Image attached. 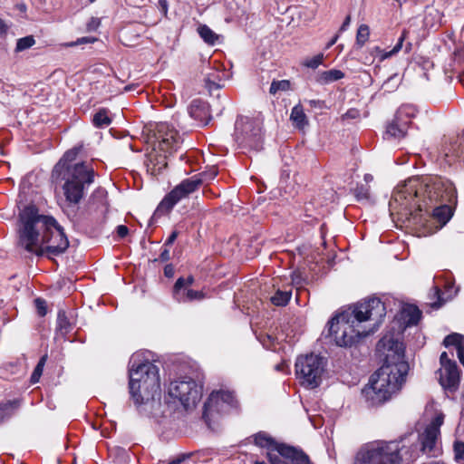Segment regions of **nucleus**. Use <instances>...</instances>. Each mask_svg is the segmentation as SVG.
<instances>
[{"label":"nucleus","instance_id":"63","mask_svg":"<svg viewBox=\"0 0 464 464\" xmlns=\"http://www.w3.org/2000/svg\"><path fill=\"white\" fill-rule=\"evenodd\" d=\"M411 44H410V43L407 44V45H406V52H409L411 50Z\"/></svg>","mask_w":464,"mask_h":464},{"label":"nucleus","instance_id":"57","mask_svg":"<svg viewBox=\"0 0 464 464\" xmlns=\"http://www.w3.org/2000/svg\"><path fill=\"white\" fill-rule=\"evenodd\" d=\"M350 23H351V16L347 15L346 18L344 19L343 24L340 27V31L341 32L345 31L348 28V26L350 25Z\"/></svg>","mask_w":464,"mask_h":464},{"label":"nucleus","instance_id":"60","mask_svg":"<svg viewBox=\"0 0 464 464\" xmlns=\"http://www.w3.org/2000/svg\"><path fill=\"white\" fill-rule=\"evenodd\" d=\"M338 37H339V35H338V34H335V35H334V36L330 40V42L327 44L326 48L328 49V48L332 47V46H333V45L337 42Z\"/></svg>","mask_w":464,"mask_h":464},{"label":"nucleus","instance_id":"7","mask_svg":"<svg viewBox=\"0 0 464 464\" xmlns=\"http://www.w3.org/2000/svg\"><path fill=\"white\" fill-rule=\"evenodd\" d=\"M402 450L396 441L372 443L358 451L354 464H400Z\"/></svg>","mask_w":464,"mask_h":464},{"label":"nucleus","instance_id":"54","mask_svg":"<svg viewBox=\"0 0 464 464\" xmlns=\"http://www.w3.org/2000/svg\"><path fill=\"white\" fill-rule=\"evenodd\" d=\"M307 102L312 106V107H317V108H324V101H320V100H309L307 101Z\"/></svg>","mask_w":464,"mask_h":464},{"label":"nucleus","instance_id":"26","mask_svg":"<svg viewBox=\"0 0 464 464\" xmlns=\"http://www.w3.org/2000/svg\"><path fill=\"white\" fill-rule=\"evenodd\" d=\"M421 317L420 310L414 305L407 306L402 310V318L405 320L406 324L416 325Z\"/></svg>","mask_w":464,"mask_h":464},{"label":"nucleus","instance_id":"11","mask_svg":"<svg viewBox=\"0 0 464 464\" xmlns=\"http://www.w3.org/2000/svg\"><path fill=\"white\" fill-rule=\"evenodd\" d=\"M202 179L197 175L182 180L161 200L156 209V214L169 213L178 202L195 192L202 185Z\"/></svg>","mask_w":464,"mask_h":464},{"label":"nucleus","instance_id":"45","mask_svg":"<svg viewBox=\"0 0 464 464\" xmlns=\"http://www.w3.org/2000/svg\"><path fill=\"white\" fill-rule=\"evenodd\" d=\"M34 302L38 314L44 316L46 314V302L41 298H36Z\"/></svg>","mask_w":464,"mask_h":464},{"label":"nucleus","instance_id":"52","mask_svg":"<svg viewBox=\"0 0 464 464\" xmlns=\"http://www.w3.org/2000/svg\"><path fill=\"white\" fill-rule=\"evenodd\" d=\"M169 250L167 248V246H165V248L161 251L160 255V260L161 262H167L169 260Z\"/></svg>","mask_w":464,"mask_h":464},{"label":"nucleus","instance_id":"3","mask_svg":"<svg viewBox=\"0 0 464 464\" xmlns=\"http://www.w3.org/2000/svg\"><path fill=\"white\" fill-rule=\"evenodd\" d=\"M377 350L384 354L383 364L362 390V395L371 406L382 404L399 392L409 371L403 344L392 334L384 335L378 342Z\"/></svg>","mask_w":464,"mask_h":464},{"label":"nucleus","instance_id":"39","mask_svg":"<svg viewBox=\"0 0 464 464\" xmlns=\"http://www.w3.org/2000/svg\"><path fill=\"white\" fill-rule=\"evenodd\" d=\"M407 34L408 32L406 30H403L401 35L400 36V38L398 39V42L397 44L394 45V47L389 52V53H386L384 55H383V58H387V57H390L392 56V54H395L397 53L400 50H401L402 48V45H403V42L404 40L406 39L407 37Z\"/></svg>","mask_w":464,"mask_h":464},{"label":"nucleus","instance_id":"43","mask_svg":"<svg viewBox=\"0 0 464 464\" xmlns=\"http://www.w3.org/2000/svg\"><path fill=\"white\" fill-rule=\"evenodd\" d=\"M454 452L457 460L464 459V442L456 441L454 443Z\"/></svg>","mask_w":464,"mask_h":464},{"label":"nucleus","instance_id":"49","mask_svg":"<svg viewBox=\"0 0 464 464\" xmlns=\"http://www.w3.org/2000/svg\"><path fill=\"white\" fill-rule=\"evenodd\" d=\"M360 116V111L357 109L348 110L343 116L344 119H357Z\"/></svg>","mask_w":464,"mask_h":464},{"label":"nucleus","instance_id":"29","mask_svg":"<svg viewBox=\"0 0 464 464\" xmlns=\"http://www.w3.org/2000/svg\"><path fill=\"white\" fill-rule=\"evenodd\" d=\"M92 123L97 128H105L111 123L107 109H100L92 117Z\"/></svg>","mask_w":464,"mask_h":464},{"label":"nucleus","instance_id":"36","mask_svg":"<svg viewBox=\"0 0 464 464\" xmlns=\"http://www.w3.org/2000/svg\"><path fill=\"white\" fill-rule=\"evenodd\" d=\"M46 361H47V354H44L40 358L37 365L35 366V368L31 375V382L32 383H36L39 382V380L43 374L44 367Z\"/></svg>","mask_w":464,"mask_h":464},{"label":"nucleus","instance_id":"53","mask_svg":"<svg viewBox=\"0 0 464 464\" xmlns=\"http://www.w3.org/2000/svg\"><path fill=\"white\" fill-rule=\"evenodd\" d=\"M440 363H441L442 368H445V366H447L448 362H454L453 361H451V360H450V359H449L448 354H447V353H446V352H443V353L440 354Z\"/></svg>","mask_w":464,"mask_h":464},{"label":"nucleus","instance_id":"22","mask_svg":"<svg viewBox=\"0 0 464 464\" xmlns=\"http://www.w3.org/2000/svg\"><path fill=\"white\" fill-rule=\"evenodd\" d=\"M79 152V149L73 148L69 150L64 153L63 158L56 163L54 169L53 170V176L61 175L62 171L65 169L67 172V167H72L73 165H69L70 162L73 161Z\"/></svg>","mask_w":464,"mask_h":464},{"label":"nucleus","instance_id":"35","mask_svg":"<svg viewBox=\"0 0 464 464\" xmlns=\"http://www.w3.org/2000/svg\"><path fill=\"white\" fill-rule=\"evenodd\" d=\"M370 35V29L367 24H361L356 34V44L362 47L368 41Z\"/></svg>","mask_w":464,"mask_h":464},{"label":"nucleus","instance_id":"56","mask_svg":"<svg viewBox=\"0 0 464 464\" xmlns=\"http://www.w3.org/2000/svg\"><path fill=\"white\" fill-rule=\"evenodd\" d=\"M174 269L171 265H167L164 268V274L167 277H171L173 276Z\"/></svg>","mask_w":464,"mask_h":464},{"label":"nucleus","instance_id":"62","mask_svg":"<svg viewBox=\"0 0 464 464\" xmlns=\"http://www.w3.org/2000/svg\"><path fill=\"white\" fill-rule=\"evenodd\" d=\"M364 179L366 181H370L372 179V177L371 175L367 174V175H365Z\"/></svg>","mask_w":464,"mask_h":464},{"label":"nucleus","instance_id":"61","mask_svg":"<svg viewBox=\"0 0 464 464\" xmlns=\"http://www.w3.org/2000/svg\"><path fill=\"white\" fill-rule=\"evenodd\" d=\"M218 174L216 169L211 170L209 174H204L205 176H208V179H213Z\"/></svg>","mask_w":464,"mask_h":464},{"label":"nucleus","instance_id":"32","mask_svg":"<svg viewBox=\"0 0 464 464\" xmlns=\"http://www.w3.org/2000/svg\"><path fill=\"white\" fill-rule=\"evenodd\" d=\"M219 395V398L221 399L222 406H226L227 409L229 411L232 408H236L237 406V401L231 392H224L219 391L217 392Z\"/></svg>","mask_w":464,"mask_h":464},{"label":"nucleus","instance_id":"16","mask_svg":"<svg viewBox=\"0 0 464 464\" xmlns=\"http://www.w3.org/2000/svg\"><path fill=\"white\" fill-rule=\"evenodd\" d=\"M221 399L217 392H211L207 401L204 403L203 419L209 423L211 418L216 414L227 413L228 410L222 406Z\"/></svg>","mask_w":464,"mask_h":464},{"label":"nucleus","instance_id":"1","mask_svg":"<svg viewBox=\"0 0 464 464\" xmlns=\"http://www.w3.org/2000/svg\"><path fill=\"white\" fill-rule=\"evenodd\" d=\"M457 198L454 185L449 180L436 179L426 182L420 178L409 179L393 193L390 208L402 218L420 222L421 212L432 211V216L444 226L451 218L450 204Z\"/></svg>","mask_w":464,"mask_h":464},{"label":"nucleus","instance_id":"34","mask_svg":"<svg viewBox=\"0 0 464 464\" xmlns=\"http://www.w3.org/2000/svg\"><path fill=\"white\" fill-rule=\"evenodd\" d=\"M291 82L288 80H281V81H273L269 92L272 95H276L278 92H286L290 90Z\"/></svg>","mask_w":464,"mask_h":464},{"label":"nucleus","instance_id":"47","mask_svg":"<svg viewBox=\"0 0 464 464\" xmlns=\"http://www.w3.org/2000/svg\"><path fill=\"white\" fill-rule=\"evenodd\" d=\"M158 8L164 17L168 16L169 3L168 0H159Z\"/></svg>","mask_w":464,"mask_h":464},{"label":"nucleus","instance_id":"6","mask_svg":"<svg viewBox=\"0 0 464 464\" xmlns=\"http://www.w3.org/2000/svg\"><path fill=\"white\" fill-rule=\"evenodd\" d=\"M63 179L65 180L63 189L66 200L78 204L84 196L86 187L94 180V170L85 162L76 163L72 167H67Z\"/></svg>","mask_w":464,"mask_h":464},{"label":"nucleus","instance_id":"31","mask_svg":"<svg viewBox=\"0 0 464 464\" xmlns=\"http://www.w3.org/2000/svg\"><path fill=\"white\" fill-rule=\"evenodd\" d=\"M199 36L208 44H215L218 40V35L206 24H200L198 27Z\"/></svg>","mask_w":464,"mask_h":464},{"label":"nucleus","instance_id":"30","mask_svg":"<svg viewBox=\"0 0 464 464\" xmlns=\"http://www.w3.org/2000/svg\"><path fill=\"white\" fill-rule=\"evenodd\" d=\"M221 75L218 71H212L205 76L204 82L206 88L211 92L214 90L221 88Z\"/></svg>","mask_w":464,"mask_h":464},{"label":"nucleus","instance_id":"24","mask_svg":"<svg viewBox=\"0 0 464 464\" xmlns=\"http://www.w3.org/2000/svg\"><path fill=\"white\" fill-rule=\"evenodd\" d=\"M254 441L256 446L266 448L277 451V446L282 443H277L271 436L264 431H260L254 436Z\"/></svg>","mask_w":464,"mask_h":464},{"label":"nucleus","instance_id":"14","mask_svg":"<svg viewBox=\"0 0 464 464\" xmlns=\"http://www.w3.org/2000/svg\"><path fill=\"white\" fill-rule=\"evenodd\" d=\"M183 277L178 278L173 287V296L179 303L202 300L204 294L201 291L190 289L188 286L182 287Z\"/></svg>","mask_w":464,"mask_h":464},{"label":"nucleus","instance_id":"42","mask_svg":"<svg viewBox=\"0 0 464 464\" xmlns=\"http://www.w3.org/2000/svg\"><path fill=\"white\" fill-rule=\"evenodd\" d=\"M355 196L359 200L368 199L370 198L369 188L361 186L355 188Z\"/></svg>","mask_w":464,"mask_h":464},{"label":"nucleus","instance_id":"55","mask_svg":"<svg viewBox=\"0 0 464 464\" xmlns=\"http://www.w3.org/2000/svg\"><path fill=\"white\" fill-rule=\"evenodd\" d=\"M194 283V277L192 276H188L187 278H183L182 287L188 286L190 287Z\"/></svg>","mask_w":464,"mask_h":464},{"label":"nucleus","instance_id":"44","mask_svg":"<svg viewBox=\"0 0 464 464\" xmlns=\"http://www.w3.org/2000/svg\"><path fill=\"white\" fill-rule=\"evenodd\" d=\"M258 339L262 345L266 349H271L275 343V338L269 334L260 335Z\"/></svg>","mask_w":464,"mask_h":464},{"label":"nucleus","instance_id":"33","mask_svg":"<svg viewBox=\"0 0 464 464\" xmlns=\"http://www.w3.org/2000/svg\"><path fill=\"white\" fill-rule=\"evenodd\" d=\"M291 298V292L287 291H276V294L271 297V302L277 306L286 305Z\"/></svg>","mask_w":464,"mask_h":464},{"label":"nucleus","instance_id":"58","mask_svg":"<svg viewBox=\"0 0 464 464\" xmlns=\"http://www.w3.org/2000/svg\"><path fill=\"white\" fill-rule=\"evenodd\" d=\"M186 458L188 457L185 455L179 456L176 459L169 461L168 464H180L186 459Z\"/></svg>","mask_w":464,"mask_h":464},{"label":"nucleus","instance_id":"41","mask_svg":"<svg viewBox=\"0 0 464 464\" xmlns=\"http://www.w3.org/2000/svg\"><path fill=\"white\" fill-rule=\"evenodd\" d=\"M323 60L324 54L319 53L310 59H307L304 64L308 68L315 69L323 63Z\"/></svg>","mask_w":464,"mask_h":464},{"label":"nucleus","instance_id":"27","mask_svg":"<svg viewBox=\"0 0 464 464\" xmlns=\"http://www.w3.org/2000/svg\"><path fill=\"white\" fill-rule=\"evenodd\" d=\"M344 77V73L341 70L332 69L319 72L317 82L322 84H327Z\"/></svg>","mask_w":464,"mask_h":464},{"label":"nucleus","instance_id":"40","mask_svg":"<svg viewBox=\"0 0 464 464\" xmlns=\"http://www.w3.org/2000/svg\"><path fill=\"white\" fill-rule=\"evenodd\" d=\"M444 421V414L439 413L435 416V418L431 420L430 424L427 426L426 429L435 430L434 431L440 432V428L443 424Z\"/></svg>","mask_w":464,"mask_h":464},{"label":"nucleus","instance_id":"20","mask_svg":"<svg viewBox=\"0 0 464 464\" xmlns=\"http://www.w3.org/2000/svg\"><path fill=\"white\" fill-rule=\"evenodd\" d=\"M432 429H425L424 433L420 437L421 450L428 456H435V447L440 432L434 431Z\"/></svg>","mask_w":464,"mask_h":464},{"label":"nucleus","instance_id":"15","mask_svg":"<svg viewBox=\"0 0 464 464\" xmlns=\"http://www.w3.org/2000/svg\"><path fill=\"white\" fill-rule=\"evenodd\" d=\"M188 111L192 119L198 121L199 126L208 125L211 120L208 104L199 99H196L191 102L188 108Z\"/></svg>","mask_w":464,"mask_h":464},{"label":"nucleus","instance_id":"8","mask_svg":"<svg viewBox=\"0 0 464 464\" xmlns=\"http://www.w3.org/2000/svg\"><path fill=\"white\" fill-rule=\"evenodd\" d=\"M168 396L173 403L177 401L188 411L196 407L202 396V387L190 377L172 381L168 386Z\"/></svg>","mask_w":464,"mask_h":464},{"label":"nucleus","instance_id":"17","mask_svg":"<svg viewBox=\"0 0 464 464\" xmlns=\"http://www.w3.org/2000/svg\"><path fill=\"white\" fill-rule=\"evenodd\" d=\"M156 144H154L152 151L147 155L146 167L148 171L152 175L160 174L168 165L167 158L169 153H159Z\"/></svg>","mask_w":464,"mask_h":464},{"label":"nucleus","instance_id":"9","mask_svg":"<svg viewBox=\"0 0 464 464\" xmlns=\"http://www.w3.org/2000/svg\"><path fill=\"white\" fill-rule=\"evenodd\" d=\"M234 139L240 148L260 150L263 148L260 122L247 117L237 118L235 123Z\"/></svg>","mask_w":464,"mask_h":464},{"label":"nucleus","instance_id":"13","mask_svg":"<svg viewBox=\"0 0 464 464\" xmlns=\"http://www.w3.org/2000/svg\"><path fill=\"white\" fill-rule=\"evenodd\" d=\"M440 382L449 390H455L459 383V372L456 362H449L440 371Z\"/></svg>","mask_w":464,"mask_h":464},{"label":"nucleus","instance_id":"10","mask_svg":"<svg viewBox=\"0 0 464 464\" xmlns=\"http://www.w3.org/2000/svg\"><path fill=\"white\" fill-rule=\"evenodd\" d=\"M324 370V358L313 353L298 357L295 362L297 376L302 380L303 384L310 388L320 384Z\"/></svg>","mask_w":464,"mask_h":464},{"label":"nucleus","instance_id":"5","mask_svg":"<svg viewBox=\"0 0 464 464\" xmlns=\"http://www.w3.org/2000/svg\"><path fill=\"white\" fill-rule=\"evenodd\" d=\"M129 389L131 399L139 411L148 416L157 417L160 403V381L159 368L150 361L137 362V356L130 359Z\"/></svg>","mask_w":464,"mask_h":464},{"label":"nucleus","instance_id":"18","mask_svg":"<svg viewBox=\"0 0 464 464\" xmlns=\"http://www.w3.org/2000/svg\"><path fill=\"white\" fill-rule=\"evenodd\" d=\"M277 452L282 457L290 459L293 464H311L308 455L300 449L281 444L277 446Z\"/></svg>","mask_w":464,"mask_h":464},{"label":"nucleus","instance_id":"4","mask_svg":"<svg viewBox=\"0 0 464 464\" xmlns=\"http://www.w3.org/2000/svg\"><path fill=\"white\" fill-rule=\"evenodd\" d=\"M20 220L19 244L27 252L38 256H59L68 248L69 241L62 227L53 217L40 215L34 206L25 207Z\"/></svg>","mask_w":464,"mask_h":464},{"label":"nucleus","instance_id":"19","mask_svg":"<svg viewBox=\"0 0 464 464\" xmlns=\"http://www.w3.org/2000/svg\"><path fill=\"white\" fill-rule=\"evenodd\" d=\"M416 113V108L410 104L401 106L396 111L394 119L396 120L397 123H399L400 128L404 135L406 134L411 119L415 117Z\"/></svg>","mask_w":464,"mask_h":464},{"label":"nucleus","instance_id":"48","mask_svg":"<svg viewBox=\"0 0 464 464\" xmlns=\"http://www.w3.org/2000/svg\"><path fill=\"white\" fill-rule=\"evenodd\" d=\"M100 25V21L98 18L92 17L90 21L86 24V29L89 32L95 31Z\"/></svg>","mask_w":464,"mask_h":464},{"label":"nucleus","instance_id":"21","mask_svg":"<svg viewBox=\"0 0 464 464\" xmlns=\"http://www.w3.org/2000/svg\"><path fill=\"white\" fill-rule=\"evenodd\" d=\"M446 347L454 346L460 363L464 366V335L457 333L447 335L443 341Z\"/></svg>","mask_w":464,"mask_h":464},{"label":"nucleus","instance_id":"50","mask_svg":"<svg viewBox=\"0 0 464 464\" xmlns=\"http://www.w3.org/2000/svg\"><path fill=\"white\" fill-rule=\"evenodd\" d=\"M117 234L120 237H124L129 233V228L124 225H120L116 227Z\"/></svg>","mask_w":464,"mask_h":464},{"label":"nucleus","instance_id":"28","mask_svg":"<svg viewBox=\"0 0 464 464\" xmlns=\"http://www.w3.org/2000/svg\"><path fill=\"white\" fill-rule=\"evenodd\" d=\"M18 407L19 402L17 401H8L0 404V424L9 420Z\"/></svg>","mask_w":464,"mask_h":464},{"label":"nucleus","instance_id":"23","mask_svg":"<svg viewBox=\"0 0 464 464\" xmlns=\"http://www.w3.org/2000/svg\"><path fill=\"white\" fill-rule=\"evenodd\" d=\"M72 328L73 325L67 317L65 311L59 310L57 314L56 335L65 339L66 335Z\"/></svg>","mask_w":464,"mask_h":464},{"label":"nucleus","instance_id":"25","mask_svg":"<svg viewBox=\"0 0 464 464\" xmlns=\"http://www.w3.org/2000/svg\"><path fill=\"white\" fill-rule=\"evenodd\" d=\"M290 119L293 124L302 130L308 125V121L301 105H295L291 111Z\"/></svg>","mask_w":464,"mask_h":464},{"label":"nucleus","instance_id":"37","mask_svg":"<svg viewBox=\"0 0 464 464\" xmlns=\"http://www.w3.org/2000/svg\"><path fill=\"white\" fill-rule=\"evenodd\" d=\"M35 44V40L33 35H28L17 40L15 52H23L31 48Z\"/></svg>","mask_w":464,"mask_h":464},{"label":"nucleus","instance_id":"2","mask_svg":"<svg viewBox=\"0 0 464 464\" xmlns=\"http://www.w3.org/2000/svg\"><path fill=\"white\" fill-rule=\"evenodd\" d=\"M385 315L386 307L380 298L363 300L334 316L327 324L325 337L338 346H352L377 331Z\"/></svg>","mask_w":464,"mask_h":464},{"label":"nucleus","instance_id":"12","mask_svg":"<svg viewBox=\"0 0 464 464\" xmlns=\"http://www.w3.org/2000/svg\"><path fill=\"white\" fill-rule=\"evenodd\" d=\"M154 137L158 150L169 155L177 151L183 141L179 131L168 122L157 124Z\"/></svg>","mask_w":464,"mask_h":464},{"label":"nucleus","instance_id":"59","mask_svg":"<svg viewBox=\"0 0 464 464\" xmlns=\"http://www.w3.org/2000/svg\"><path fill=\"white\" fill-rule=\"evenodd\" d=\"M7 25L5 24V23L0 18V36H3L6 34L7 32Z\"/></svg>","mask_w":464,"mask_h":464},{"label":"nucleus","instance_id":"51","mask_svg":"<svg viewBox=\"0 0 464 464\" xmlns=\"http://www.w3.org/2000/svg\"><path fill=\"white\" fill-rule=\"evenodd\" d=\"M178 231H173L169 237H168V239L166 240L165 244H164V246H170L174 243V241L177 239L178 237Z\"/></svg>","mask_w":464,"mask_h":464},{"label":"nucleus","instance_id":"38","mask_svg":"<svg viewBox=\"0 0 464 464\" xmlns=\"http://www.w3.org/2000/svg\"><path fill=\"white\" fill-rule=\"evenodd\" d=\"M386 133L393 138L401 139L404 137L402 130L400 128L399 123H397L396 120L393 119L392 122H390L386 129Z\"/></svg>","mask_w":464,"mask_h":464},{"label":"nucleus","instance_id":"64","mask_svg":"<svg viewBox=\"0 0 464 464\" xmlns=\"http://www.w3.org/2000/svg\"><path fill=\"white\" fill-rule=\"evenodd\" d=\"M254 464H266L264 461L256 460Z\"/></svg>","mask_w":464,"mask_h":464},{"label":"nucleus","instance_id":"46","mask_svg":"<svg viewBox=\"0 0 464 464\" xmlns=\"http://www.w3.org/2000/svg\"><path fill=\"white\" fill-rule=\"evenodd\" d=\"M95 41H97V39L95 37L85 36V37L78 38L75 42H72L71 44H69V46H75V45L83 44H92Z\"/></svg>","mask_w":464,"mask_h":464}]
</instances>
